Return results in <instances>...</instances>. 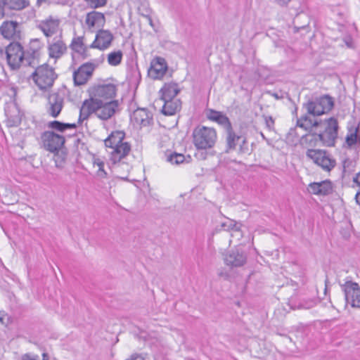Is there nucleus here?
Listing matches in <instances>:
<instances>
[{
  "label": "nucleus",
  "instance_id": "473e14b6",
  "mask_svg": "<svg viewBox=\"0 0 360 360\" xmlns=\"http://www.w3.org/2000/svg\"><path fill=\"white\" fill-rule=\"evenodd\" d=\"M49 127L60 132H63L68 129H75L76 128V124L63 123L59 121H53L49 122Z\"/></svg>",
  "mask_w": 360,
  "mask_h": 360
},
{
  "label": "nucleus",
  "instance_id": "864d4df0",
  "mask_svg": "<svg viewBox=\"0 0 360 360\" xmlns=\"http://www.w3.org/2000/svg\"><path fill=\"white\" fill-rule=\"evenodd\" d=\"M294 131V130H291V131L290 132V135L292 134V133Z\"/></svg>",
  "mask_w": 360,
  "mask_h": 360
},
{
  "label": "nucleus",
  "instance_id": "c756f323",
  "mask_svg": "<svg viewBox=\"0 0 360 360\" xmlns=\"http://www.w3.org/2000/svg\"><path fill=\"white\" fill-rule=\"evenodd\" d=\"M44 44L39 39H32L30 40L27 49V53L31 55L33 59L39 56V52L43 47Z\"/></svg>",
  "mask_w": 360,
  "mask_h": 360
},
{
  "label": "nucleus",
  "instance_id": "9d476101",
  "mask_svg": "<svg viewBox=\"0 0 360 360\" xmlns=\"http://www.w3.org/2000/svg\"><path fill=\"white\" fill-rule=\"evenodd\" d=\"M347 304L352 307L360 308V287L358 283L346 281L341 285Z\"/></svg>",
  "mask_w": 360,
  "mask_h": 360
},
{
  "label": "nucleus",
  "instance_id": "bb28decb",
  "mask_svg": "<svg viewBox=\"0 0 360 360\" xmlns=\"http://www.w3.org/2000/svg\"><path fill=\"white\" fill-rule=\"evenodd\" d=\"M179 92V89L176 84H166L160 90L162 100L174 99Z\"/></svg>",
  "mask_w": 360,
  "mask_h": 360
},
{
  "label": "nucleus",
  "instance_id": "a211bd4d",
  "mask_svg": "<svg viewBox=\"0 0 360 360\" xmlns=\"http://www.w3.org/2000/svg\"><path fill=\"white\" fill-rule=\"evenodd\" d=\"M167 70L165 60L161 57H156L151 61L148 74L154 79H160L163 77Z\"/></svg>",
  "mask_w": 360,
  "mask_h": 360
},
{
  "label": "nucleus",
  "instance_id": "9b49d317",
  "mask_svg": "<svg viewBox=\"0 0 360 360\" xmlns=\"http://www.w3.org/2000/svg\"><path fill=\"white\" fill-rule=\"evenodd\" d=\"M60 24V22L58 18L49 16L45 19L38 20L36 27L41 30L46 37L50 38L58 32L61 34Z\"/></svg>",
  "mask_w": 360,
  "mask_h": 360
},
{
  "label": "nucleus",
  "instance_id": "ddd939ff",
  "mask_svg": "<svg viewBox=\"0 0 360 360\" xmlns=\"http://www.w3.org/2000/svg\"><path fill=\"white\" fill-rule=\"evenodd\" d=\"M105 24L104 14L93 11L86 13L83 26L88 32L93 33L101 29Z\"/></svg>",
  "mask_w": 360,
  "mask_h": 360
},
{
  "label": "nucleus",
  "instance_id": "f03ea898",
  "mask_svg": "<svg viewBox=\"0 0 360 360\" xmlns=\"http://www.w3.org/2000/svg\"><path fill=\"white\" fill-rule=\"evenodd\" d=\"M338 120L334 117L320 120L313 135L315 140L320 141L323 146H334L338 139Z\"/></svg>",
  "mask_w": 360,
  "mask_h": 360
},
{
  "label": "nucleus",
  "instance_id": "79ce46f5",
  "mask_svg": "<svg viewBox=\"0 0 360 360\" xmlns=\"http://www.w3.org/2000/svg\"><path fill=\"white\" fill-rule=\"evenodd\" d=\"M6 10V8L4 7V4L1 3V0H0V19L2 18L4 16V11Z\"/></svg>",
  "mask_w": 360,
  "mask_h": 360
},
{
  "label": "nucleus",
  "instance_id": "58836bf2",
  "mask_svg": "<svg viewBox=\"0 0 360 360\" xmlns=\"http://www.w3.org/2000/svg\"><path fill=\"white\" fill-rule=\"evenodd\" d=\"M357 141H358V138L356 136L355 131L350 133V134H348L346 137V143L349 146L356 143Z\"/></svg>",
  "mask_w": 360,
  "mask_h": 360
},
{
  "label": "nucleus",
  "instance_id": "a19ab883",
  "mask_svg": "<svg viewBox=\"0 0 360 360\" xmlns=\"http://www.w3.org/2000/svg\"><path fill=\"white\" fill-rule=\"evenodd\" d=\"M38 356H31L28 354H24L22 356V360H37Z\"/></svg>",
  "mask_w": 360,
  "mask_h": 360
},
{
  "label": "nucleus",
  "instance_id": "393cba45",
  "mask_svg": "<svg viewBox=\"0 0 360 360\" xmlns=\"http://www.w3.org/2000/svg\"><path fill=\"white\" fill-rule=\"evenodd\" d=\"M150 116L147 110L139 108L134 111L131 119L137 124L147 126L150 124Z\"/></svg>",
  "mask_w": 360,
  "mask_h": 360
},
{
  "label": "nucleus",
  "instance_id": "20e7f679",
  "mask_svg": "<svg viewBox=\"0 0 360 360\" xmlns=\"http://www.w3.org/2000/svg\"><path fill=\"white\" fill-rule=\"evenodd\" d=\"M116 94V86L114 84H108L98 85L93 88L90 93L89 99L85 100L82 105L94 104L101 105L102 103L114 101Z\"/></svg>",
  "mask_w": 360,
  "mask_h": 360
},
{
  "label": "nucleus",
  "instance_id": "2f4dec72",
  "mask_svg": "<svg viewBox=\"0 0 360 360\" xmlns=\"http://www.w3.org/2000/svg\"><path fill=\"white\" fill-rule=\"evenodd\" d=\"M94 167L96 168V176L100 179H104L108 176V173L104 169L105 162L99 158H94Z\"/></svg>",
  "mask_w": 360,
  "mask_h": 360
},
{
  "label": "nucleus",
  "instance_id": "5701e85b",
  "mask_svg": "<svg viewBox=\"0 0 360 360\" xmlns=\"http://www.w3.org/2000/svg\"><path fill=\"white\" fill-rule=\"evenodd\" d=\"M331 189V184L327 181L311 183L308 187L309 192L315 195H326L330 192Z\"/></svg>",
  "mask_w": 360,
  "mask_h": 360
},
{
  "label": "nucleus",
  "instance_id": "a878e982",
  "mask_svg": "<svg viewBox=\"0 0 360 360\" xmlns=\"http://www.w3.org/2000/svg\"><path fill=\"white\" fill-rule=\"evenodd\" d=\"M125 134L122 131H112L110 136L105 140V145L107 148H111L112 147L119 146L122 143H128L124 141Z\"/></svg>",
  "mask_w": 360,
  "mask_h": 360
},
{
  "label": "nucleus",
  "instance_id": "f704fd0d",
  "mask_svg": "<svg viewBox=\"0 0 360 360\" xmlns=\"http://www.w3.org/2000/svg\"><path fill=\"white\" fill-rule=\"evenodd\" d=\"M221 226L226 231L239 233L240 236H242L240 225L233 220L228 219L226 222L223 223Z\"/></svg>",
  "mask_w": 360,
  "mask_h": 360
},
{
  "label": "nucleus",
  "instance_id": "aec40b11",
  "mask_svg": "<svg viewBox=\"0 0 360 360\" xmlns=\"http://www.w3.org/2000/svg\"><path fill=\"white\" fill-rule=\"evenodd\" d=\"M0 32L6 39H16L20 35V24L13 20L4 21L0 27Z\"/></svg>",
  "mask_w": 360,
  "mask_h": 360
},
{
  "label": "nucleus",
  "instance_id": "603ef678",
  "mask_svg": "<svg viewBox=\"0 0 360 360\" xmlns=\"http://www.w3.org/2000/svg\"><path fill=\"white\" fill-rule=\"evenodd\" d=\"M148 20H149L150 24L152 25V20L150 18H148Z\"/></svg>",
  "mask_w": 360,
  "mask_h": 360
},
{
  "label": "nucleus",
  "instance_id": "412c9836",
  "mask_svg": "<svg viewBox=\"0 0 360 360\" xmlns=\"http://www.w3.org/2000/svg\"><path fill=\"white\" fill-rule=\"evenodd\" d=\"M49 112L56 117L60 112L63 106V98L57 94H51L49 97Z\"/></svg>",
  "mask_w": 360,
  "mask_h": 360
},
{
  "label": "nucleus",
  "instance_id": "1a4fd4ad",
  "mask_svg": "<svg viewBox=\"0 0 360 360\" xmlns=\"http://www.w3.org/2000/svg\"><path fill=\"white\" fill-rule=\"evenodd\" d=\"M112 150L110 153V161L112 165V169L117 170L118 167L124 165L127 167L128 165H125L123 160L128 155L131 150V146L129 143H122L119 146L110 148Z\"/></svg>",
  "mask_w": 360,
  "mask_h": 360
},
{
  "label": "nucleus",
  "instance_id": "ea45409f",
  "mask_svg": "<svg viewBox=\"0 0 360 360\" xmlns=\"http://www.w3.org/2000/svg\"><path fill=\"white\" fill-rule=\"evenodd\" d=\"M264 121L266 128L269 131H272L274 129V120L271 116H264Z\"/></svg>",
  "mask_w": 360,
  "mask_h": 360
},
{
  "label": "nucleus",
  "instance_id": "4be33fe9",
  "mask_svg": "<svg viewBox=\"0 0 360 360\" xmlns=\"http://www.w3.org/2000/svg\"><path fill=\"white\" fill-rule=\"evenodd\" d=\"M319 123V120L314 118L313 115H305L302 116L297 121V126L304 129L306 131H310L312 134L314 132V129Z\"/></svg>",
  "mask_w": 360,
  "mask_h": 360
},
{
  "label": "nucleus",
  "instance_id": "8fccbe9b",
  "mask_svg": "<svg viewBox=\"0 0 360 360\" xmlns=\"http://www.w3.org/2000/svg\"><path fill=\"white\" fill-rule=\"evenodd\" d=\"M50 0H37V4H40L41 3H46V2H48Z\"/></svg>",
  "mask_w": 360,
  "mask_h": 360
},
{
  "label": "nucleus",
  "instance_id": "7ed1b4c3",
  "mask_svg": "<svg viewBox=\"0 0 360 360\" xmlns=\"http://www.w3.org/2000/svg\"><path fill=\"white\" fill-rule=\"evenodd\" d=\"M193 144L197 149L212 148L217 139L216 130L212 127L198 126L193 131Z\"/></svg>",
  "mask_w": 360,
  "mask_h": 360
},
{
  "label": "nucleus",
  "instance_id": "49530a36",
  "mask_svg": "<svg viewBox=\"0 0 360 360\" xmlns=\"http://www.w3.org/2000/svg\"><path fill=\"white\" fill-rule=\"evenodd\" d=\"M356 202L360 205V191L357 192L355 196Z\"/></svg>",
  "mask_w": 360,
  "mask_h": 360
},
{
  "label": "nucleus",
  "instance_id": "6ab92c4d",
  "mask_svg": "<svg viewBox=\"0 0 360 360\" xmlns=\"http://www.w3.org/2000/svg\"><path fill=\"white\" fill-rule=\"evenodd\" d=\"M67 51V46L61 37L55 38L48 45V53L51 58L58 60L61 58Z\"/></svg>",
  "mask_w": 360,
  "mask_h": 360
},
{
  "label": "nucleus",
  "instance_id": "423d86ee",
  "mask_svg": "<svg viewBox=\"0 0 360 360\" xmlns=\"http://www.w3.org/2000/svg\"><path fill=\"white\" fill-rule=\"evenodd\" d=\"M32 79L40 89L52 86L56 77L54 70L48 65L39 66L32 73Z\"/></svg>",
  "mask_w": 360,
  "mask_h": 360
},
{
  "label": "nucleus",
  "instance_id": "b1692460",
  "mask_svg": "<svg viewBox=\"0 0 360 360\" xmlns=\"http://www.w3.org/2000/svg\"><path fill=\"white\" fill-rule=\"evenodd\" d=\"M207 117L210 120L217 122L223 127L224 130L231 126L229 119L221 112L210 110Z\"/></svg>",
  "mask_w": 360,
  "mask_h": 360
},
{
  "label": "nucleus",
  "instance_id": "09e8293b",
  "mask_svg": "<svg viewBox=\"0 0 360 360\" xmlns=\"http://www.w3.org/2000/svg\"><path fill=\"white\" fill-rule=\"evenodd\" d=\"M42 358H43V360H48L49 359V356H48L46 353H43Z\"/></svg>",
  "mask_w": 360,
  "mask_h": 360
},
{
  "label": "nucleus",
  "instance_id": "0eeeda50",
  "mask_svg": "<svg viewBox=\"0 0 360 360\" xmlns=\"http://www.w3.org/2000/svg\"><path fill=\"white\" fill-rule=\"evenodd\" d=\"M307 156L326 172L330 171L336 165L335 160L323 150L309 149L307 151Z\"/></svg>",
  "mask_w": 360,
  "mask_h": 360
},
{
  "label": "nucleus",
  "instance_id": "dca6fc26",
  "mask_svg": "<svg viewBox=\"0 0 360 360\" xmlns=\"http://www.w3.org/2000/svg\"><path fill=\"white\" fill-rule=\"evenodd\" d=\"M225 132V139H226V153H229L231 150L236 149V146L238 143H242L240 146V152L244 153L245 150L243 148V145L246 143V140L245 138H243L241 136L237 134L233 127L232 125L224 130Z\"/></svg>",
  "mask_w": 360,
  "mask_h": 360
},
{
  "label": "nucleus",
  "instance_id": "f8f14e48",
  "mask_svg": "<svg viewBox=\"0 0 360 360\" xmlns=\"http://www.w3.org/2000/svg\"><path fill=\"white\" fill-rule=\"evenodd\" d=\"M41 138L44 148L53 153L60 149L65 141L63 136L50 131L44 132Z\"/></svg>",
  "mask_w": 360,
  "mask_h": 360
},
{
  "label": "nucleus",
  "instance_id": "a18cd8bd",
  "mask_svg": "<svg viewBox=\"0 0 360 360\" xmlns=\"http://www.w3.org/2000/svg\"><path fill=\"white\" fill-rule=\"evenodd\" d=\"M353 181L360 187V172L354 177Z\"/></svg>",
  "mask_w": 360,
  "mask_h": 360
},
{
  "label": "nucleus",
  "instance_id": "de8ad7c7",
  "mask_svg": "<svg viewBox=\"0 0 360 360\" xmlns=\"http://www.w3.org/2000/svg\"><path fill=\"white\" fill-rule=\"evenodd\" d=\"M231 237H236L238 239L243 236V235L241 236H240L239 233H235L234 232L231 233Z\"/></svg>",
  "mask_w": 360,
  "mask_h": 360
},
{
  "label": "nucleus",
  "instance_id": "f257e3e1",
  "mask_svg": "<svg viewBox=\"0 0 360 360\" xmlns=\"http://www.w3.org/2000/svg\"><path fill=\"white\" fill-rule=\"evenodd\" d=\"M119 103L117 101L102 103L101 105L94 104L82 105L79 110L78 122L82 124L86 120L91 114L95 113L96 117L101 120L110 119L118 110Z\"/></svg>",
  "mask_w": 360,
  "mask_h": 360
},
{
  "label": "nucleus",
  "instance_id": "4c0bfd02",
  "mask_svg": "<svg viewBox=\"0 0 360 360\" xmlns=\"http://www.w3.org/2000/svg\"><path fill=\"white\" fill-rule=\"evenodd\" d=\"M86 4L92 8H98L105 6L107 0H84Z\"/></svg>",
  "mask_w": 360,
  "mask_h": 360
},
{
  "label": "nucleus",
  "instance_id": "c03bdc74",
  "mask_svg": "<svg viewBox=\"0 0 360 360\" xmlns=\"http://www.w3.org/2000/svg\"><path fill=\"white\" fill-rule=\"evenodd\" d=\"M355 133L358 138V142L360 143V122L358 124L357 127L355 129Z\"/></svg>",
  "mask_w": 360,
  "mask_h": 360
},
{
  "label": "nucleus",
  "instance_id": "6e6552de",
  "mask_svg": "<svg viewBox=\"0 0 360 360\" xmlns=\"http://www.w3.org/2000/svg\"><path fill=\"white\" fill-rule=\"evenodd\" d=\"M333 106V99L328 96H322L304 104V108L308 114L314 117L326 113L332 109Z\"/></svg>",
  "mask_w": 360,
  "mask_h": 360
},
{
  "label": "nucleus",
  "instance_id": "3c124183",
  "mask_svg": "<svg viewBox=\"0 0 360 360\" xmlns=\"http://www.w3.org/2000/svg\"><path fill=\"white\" fill-rule=\"evenodd\" d=\"M0 322L4 323V317H0Z\"/></svg>",
  "mask_w": 360,
  "mask_h": 360
},
{
  "label": "nucleus",
  "instance_id": "f3484780",
  "mask_svg": "<svg viewBox=\"0 0 360 360\" xmlns=\"http://www.w3.org/2000/svg\"><path fill=\"white\" fill-rule=\"evenodd\" d=\"M94 70L95 65L93 63H86L81 65L73 73V79L75 85L80 86L86 84L92 76Z\"/></svg>",
  "mask_w": 360,
  "mask_h": 360
},
{
  "label": "nucleus",
  "instance_id": "72a5a7b5",
  "mask_svg": "<svg viewBox=\"0 0 360 360\" xmlns=\"http://www.w3.org/2000/svg\"><path fill=\"white\" fill-rule=\"evenodd\" d=\"M53 155V160L55 162V165L58 168H63L67 159V153L63 150H58L55 151Z\"/></svg>",
  "mask_w": 360,
  "mask_h": 360
},
{
  "label": "nucleus",
  "instance_id": "cd10ccee",
  "mask_svg": "<svg viewBox=\"0 0 360 360\" xmlns=\"http://www.w3.org/2000/svg\"><path fill=\"white\" fill-rule=\"evenodd\" d=\"M164 105L162 112L166 115H174L181 108V102L179 99L162 100Z\"/></svg>",
  "mask_w": 360,
  "mask_h": 360
},
{
  "label": "nucleus",
  "instance_id": "e433bc0d",
  "mask_svg": "<svg viewBox=\"0 0 360 360\" xmlns=\"http://www.w3.org/2000/svg\"><path fill=\"white\" fill-rule=\"evenodd\" d=\"M83 38L79 37L74 38L70 44L71 49L77 52H79L83 49Z\"/></svg>",
  "mask_w": 360,
  "mask_h": 360
},
{
  "label": "nucleus",
  "instance_id": "7c9ffc66",
  "mask_svg": "<svg viewBox=\"0 0 360 360\" xmlns=\"http://www.w3.org/2000/svg\"><path fill=\"white\" fill-rule=\"evenodd\" d=\"M123 53L122 51H114L108 54L107 61L111 66H117L121 63Z\"/></svg>",
  "mask_w": 360,
  "mask_h": 360
},
{
  "label": "nucleus",
  "instance_id": "4468645a",
  "mask_svg": "<svg viewBox=\"0 0 360 360\" xmlns=\"http://www.w3.org/2000/svg\"><path fill=\"white\" fill-rule=\"evenodd\" d=\"M226 266L231 268L243 266L247 262V255L240 248L231 250L224 257Z\"/></svg>",
  "mask_w": 360,
  "mask_h": 360
},
{
  "label": "nucleus",
  "instance_id": "2eb2a0df",
  "mask_svg": "<svg viewBox=\"0 0 360 360\" xmlns=\"http://www.w3.org/2000/svg\"><path fill=\"white\" fill-rule=\"evenodd\" d=\"M94 41L90 45L92 49L104 51L108 49L114 39V35L108 30L100 29L96 32Z\"/></svg>",
  "mask_w": 360,
  "mask_h": 360
},
{
  "label": "nucleus",
  "instance_id": "37998d69",
  "mask_svg": "<svg viewBox=\"0 0 360 360\" xmlns=\"http://www.w3.org/2000/svg\"><path fill=\"white\" fill-rule=\"evenodd\" d=\"M314 305V302H311L309 304H307L306 305L300 304L297 307V309H309L312 307Z\"/></svg>",
  "mask_w": 360,
  "mask_h": 360
},
{
  "label": "nucleus",
  "instance_id": "c9c22d12",
  "mask_svg": "<svg viewBox=\"0 0 360 360\" xmlns=\"http://www.w3.org/2000/svg\"><path fill=\"white\" fill-rule=\"evenodd\" d=\"M167 160L173 165H179L184 162L185 157L181 153H174L169 155Z\"/></svg>",
  "mask_w": 360,
  "mask_h": 360
},
{
  "label": "nucleus",
  "instance_id": "c85d7f7f",
  "mask_svg": "<svg viewBox=\"0 0 360 360\" xmlns=\"http://www.w3.org/2000/svg\"><path fill=\"white\" fill-rule=\"evenodd\" d=\"M7 10L22 11L30 6L29 0H1Z\"/></svg>",
  "mask_w": 360,
  "mask_h": 360
},
{
  "label": "nucleus",
  "instance_id": "39448f33",
  "mask_svg": "<svg viewBox=\"0 0 360 360\" xmlns=\"http://www.w3.org/2000/svg\"><path fill=\"white\" fill-rule=\"evenodd\" d=\"M6 54L8 65L12 70L18 69L24 63L31 64V62L25 58L23 47L18 42L11 43L6 47Z\"/></svg>",
  "mask_w": 360,
  "mask_h": 360
}]
</instances>
